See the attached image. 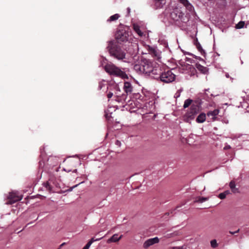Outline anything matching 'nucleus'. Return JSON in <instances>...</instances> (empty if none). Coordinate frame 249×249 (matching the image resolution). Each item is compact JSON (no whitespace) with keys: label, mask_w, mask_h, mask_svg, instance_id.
<instances>
[{"label":"nucleus","mask_w":249,"mask_h":249,"mask_svg":"<svg viewBox=\"0 0 249 249\" xmlns=\"http://www.w3.org/2000/svg\"><path fill=\"white\" fill-rule=\"evenodd\" d=\"M154 63L147 59H143L133 66L134 70L139 74H144L154 79L160 72L159 66H154Z\"/></svg>","instance_id":"obj_1"},{"label":"nucleus","mask_w":249,"mask_h":249,"mask_svg":"<svg viewBox=\"0 0 249 249\" xmlns=\"http://www.w3.org/2000/svg\"><path fill=\"white\" fill-rule=\"evenodd\" d=\"M115 38L118 43H126L130 44L133 47L134 51L136 53L138 50V45L136 39L134 38L133 35L127 27L119 28L115 34Z\"/></svg>","instance_id":"obj_2"},{"label":"nucleus","mask_w":249,"mask_h":249,"mask_svg":"<svg viewBox=\"0 0 249 249\" xmlns=\"http://www.w3.org/2000/svg\"><path fill=\"white\" fill-rule=\"evenodd\" d=\"M163 16V21L168 24L179 25L181 22H185L184 14L178 7L172 9L170 8L166 9Z\"/></svg>","instance_id":"obj_3"},{"label":"nucleus","mask_w":249,"mask_h":249,"mask_svg":"<svg viewBox=\"0 0 249 249\" xmlns=\"http://www.w3.org/2000/svg\"><path fill=\"white\" fill-rule=\"evenodd\" d=\"M107 48L113 58L127 63L132 64V57H127L125 52L123 50L118 42L115 40H110L107 42Z\"/></svg>","instance_id":"obj_4"},{"label":"nucleus","mask_w":249,"mask_h":249,"mask_svg":"<svg viewBox=\"0 0 249 249\" xmlns=\"http://www.w3.org/2000/svg\"><path fill=\"white\" fill-rule=\"evenodd\" d=\"M106 61L107 59L103 57L101 60L100 66H103L104 64H105L104 66V70L109 75L123 78L126 76V73L119 67L111 62L106 63Z\"/></svg>","instance_id":"obj_5"},{"label":"nucleus","mask_w":249,"mask_h":249,"mask_svg":"<svg viewBox=\"0 0 249 249\" xmlns=\"http://www.w3.org/2000/svg\"><path fill=\"white\" fill-rule=\"evenodd\" d=\"M40 156L39 161V167L40 168H43L49 166L53 167L57 166L58 163V158L55 157H50L47 158L45 154V146H43L40 148Z\"/></svg>","instance_id":"obj_6"},{"label":"nucleus","mask_w":249,"mask_h":249,"mask_svg":"<svg viewBox=\"0 0 249 249\" xmlns=\"http://www.w3.org/2000/svg\"><path fill=\"white\" fill-rule=\"evenodd\" d=\"M157 77L155 79H160L162 82L166 83H169L173 82L176 78V75L171 70L166 71L162 72L160 69L159 74H157Z\"/></svg>","instance_id":"obj_7"},{"label":"nucleus","mask_w":249,"mask_h":249,"mask_svg":"<svg viewBox=\"0 0 249 249\" xmlns=\"http://www.w3.org/2000/svg\"><path fill=\"white\" fill-rule=\"evenodd\" d=\"M43 187L50 193H55L59 186L53 176H51L49 180L43 184Z\"/></svg>","instance_id":"obj_8"},{"label":"nucleus","mask_w":249,"mask_h":249,"mask_svg":"<svg viewBox=\"0 0 249 249\" xmlns=\"http://www.w3.org/2000/svg\"><path fill=\"white\" fill-rule=\"evenodd\" d=\"M22 196L19 194L18 192H12L9 193L8 196V200L5 204L7 205H11L15 202L21 200Z\"/></svg>","instance_id":"obj_9"},{"label":"nucleus","mask_w":249,"mask_h":249,"mask_svg":"<svg viewBox=\"0 0 249 249\" xmlns=\"http://www.w3.org/2000/svg\"><path fill=\"white\" fill-rule=\"evenodd\" d=\"M115 100L117 102L119 103H121L122 104H124V103H125L126 100L127 99L126 94L124 93H122L121 90L117 85H115Z\"/></svg>","instance_id":"obj_10"},{"label":"nucleus","mask_w":249,"mask_h":249,"mask_svg":"<svg viewBox=\"0 0 249 249\" xmlns=\"http://www.w3.org/2000/svg\"><path fill=\"white\" fill-rule=\"evenodd\" d=\"M181 67L182 73H188L190 76L194 75L196 74V70L193 66L189 64H184Z\"/></svg>","instance_id":"obj_11"},{"label":"nucleus","mask_w":249,"mask_h":249,"mask_svg":"<svg viewBox=\"0 0 249 249\" xmlns=\"http://www.w3.org/2000/svg\"><path fill=\"white\" fill-rule=\"evenodd\" d=\"M159 241V239L158 237L148 239L143 243V247L144 249H147L149 247L155 244L158 243Z\"/></svg>","instance_id":"obj_12"},{"label":"nucleus","mask_w":249,"mask_h":249,"mask_svg":"<svg viewBox=\"0 0 249 249\" xmlns=\"http://www.w3.org/2000/svg\"><path fill=\"white\" fill-rule=\"evenodd\" d=\"M198 110V107L197 105L193 104L191 107L190 111L187 114V116L191 119H194L195 114L197 113Z\"/></svg>","instance_id":"obj_13"},{"label":"nucleus","mask_w":249,"mask_h":249,"mask_svg":"<svg viewBox=\"0 0 249 249\" xmlns=\"http://www.w3.org/2000/svg\"><path fill=\"white\" fill-rule=\"evenodd\" d=\"M123 89L126 96L130 94L133 90V87L131 84L128 82H125L124 83Z\"/></svg>","instance_id":"obj_14"},{"label":"nucleus","mask_w":249,"mask_h":249,"mask_svg":"<svg viewBox=\"0 0 249 249\" xmlns=\"http://www.w3.org/2000/svg\"><path fill=\"white\" fill-rule=\"evenodd\" d=\"M149 53L158 59L160 58L161 52L157 49V48L149 47Z\"/></svg>","instance_id":"obj_15"},{"label":"nucleus","mask_w":249,"mask_h":249,"mask_svg":"<svg viewBox=\"0 0 249 249\" xmlns=\"http://www.w3.org/2000/svg\"><path fill=\"white\" fill-rule=\"evenodd\" d=\"M181 3H182L186 8L191 12L193 10L194 7L193 5L189 2L188 0H178Z\"/></svg>","instance_id":"obj_16"},{"label":"nucleus","mask_w":249,"mask_h":249,"mask_svg":"<svg viewBox=\"0 0 249 249\" xmlns=\"http://www.w3.org/2000/svg\"><path fill=\"white\" fill-rule=\"evenodd\" d=\"M108 89L107 82L105 80H102L99 82L98 87V90H103L106 91Z\"/></svg>","instance_id":"obj_17"},{"label":"nucleus","mask_w":249,"mask_h":249,"mask_svg":"<svg viewBox=\"0 0 249 249\" xmlns=\"http://www.w3.org/2000/svg\"><path fill=\"white\" fill-rule=\"evenodd\" d=\"M122 237L123 235H121L118 237V235L117 234H114L107 240V243H110L111 242H118L122 238Z\"/></svg>","instance_id":"obj_18"},{"label":"nucleus","mask_w":249,"mask_h":249,"mask_svg":"<svg viewBox=\"0 0 249 249\" xmlns=\"http://www.w3.org/2000/svg\"><path fill=\"white\" fill-rule=\"evenodd\" d=\"M194 44L197 48V50L202 55H205L206 53L205 51L203 49L200 43L198 42L197 38L194 41Z\"/></svg>","instance_id":"obj_19"},{"label":"nucleus","mask_w":249,"mask_h":249,"mask_svg":"<svg viewBox=\"0 0 249 249\" xmlns=\"http://www.w3.org/2000/svg\"><path fill=\"white\" fill-rule=\"evenodd\" d=\"M219 112V109H215L213 111H209L207 112V116L209 117H211V119L214 120L216 116L218 114Z\"/></svg>","instance_id":"obj_20"},{"label":"nucleus","mask_w":249,"mask_h":249,"mask_svg":"<svg viewBox=\"0 0 249 249\" xmlns=\"http://www.w3.org/2000/svg\"><path fill=\"white\" fill-rule=\"evenodd\" d=\"M133 28L135 32L140 36H142L143 35V33L141 31L140 27L137 23L133 24Z\"/></svg>","instance_id":"obj_21"},{"label":"nucleus","mask_w":249,"mask_h":249,"mask_svg":"<svg viewBox=\"0 0 249 249\" xmlns=\"http://www.w3.org/2000/svg\"><path fill=\"white\" fill-rule=\"evenodd\" d=\"M196 68L197 69L204 74H206L208 71V69L199 64H196Z\"/></svg>","instance_id":"obj_22"},{"label":"nucleus","mask_w":249,"mask_h":249,"mask_svg":"<svg viewBox=\"0 0 249 249\" xmlns=\"http://www.w3.org/2000/svg\"><path fill=\"white\" fill-rule=\"evenodd\" d=\"M206 120V114L204 113H200L196 119V122L198 123H202Z\"/></svg>","instance_id":"obj_23"},{"label":"nucleus","mask_w":249,"mask_h":249,"mask_svg":"<svg viewBox=\"0 0 249 249\" xmlns=\"http://www.w3.org/2000/svg\"><path fill=\"white\" fill-rule=\"evenodd\" d=\"M120 15L118 14H115L112 16H111L107 20V22H111L116 21L119 18Z\"/></svg>","instance_id":"obj_24"},{"label":"nucleus","mask_w":249,"mask_h":249,"mask_svg":"<svg viewBox=\"0 0 249 249\" xmlns=\"http://www.w3.org/2000/svg\"><path fill=\"white\" fill-rule=\"evenodd\" d=\"M154 2L156 7L160 8L165 4V0H154Z\"/></svg>","instance_id":"obj_25"},{"label":"nucleus","mask_w":249,"mask_h":249,"mask_svg":"<svg viewBox=\"0 0 249 249\" xmlns=\"http://www.w3.org/2000/svg\"><path fill=\"white\" fill-rule=\"evenodd\" d=\"M230 187L231 191L233 193H237L238 192V189L235 187V184L233 181H231L230 182Z\"/></svg>","instance_id":"obj_26"},{"label":"nucleus","mask_w":249,"mask_h":249,"mask_svg":"<svg viewBox=\"0 0 249 249\" xmlns=\"http://www.w3.org/2000/svg\"><path fill=\"white\" fill-rule=\"evenodd\" d=\"M192 102H193V100L192 99H186L184 101V105H183V107L184 108H186L189 107V106H190L191 104H192Z\"/></svg>","instance_id":"obj_27"},{"label":"nucleus","mask_w":249,"mask_h":249,"mask_svg":"<svg viewBox=\"0 0 249 249\" xmlns=\"http://www.w3.org/2000/svg\"><path fill=\"white\" fill-rule=\"evenodd\" d=\"M208 200V197H198L196 200V202L202 203Z\"/></svg>","instance_id":"obj_28"},{"label":"nucleus","mask_w":249,"mask_h":249,"mask_svg":"<svg viewBox=\"0 0 249 249\" xmlns=\"http://www.w3.org/2000/svg\"><path fill=\"white\" fill-rule=\"evenodd\" d=\"M245 22L244 21H240L235 26L236 29H241L244 26Z\"/></svg>","instance_id":"obj_29"},{"label":"nucleus","mask_w":249,"mask_h":249,"mask_svg":"<svg viewBox=\"0 0 249 249\" xmlns=\"http://www.w3.org/2000/svg\"><path fill=\"white\" fill-rule=\"evenodd\" d=\"M211 246L213 248H215L217 247L218 244L215 239L212 240L211 241Z\"/></svg>","instance_id":"obj_30"},{"label":"nucleus","mask_w":249,"mask_h":249,"mask_svg":"<svg viewBox=\"0 0 249 249\" xmlns=\"http://www.w3.org/2000/svg\"><path fill=\"white\" fill-rule=\"evenodd\" d=\"M103 237H101L99 239H96L94 237L92 238L90 241H89V243H90L91 245L95 241H99L103 238Z\"/></svg>","instance_id":"obj_31"},{"label":"nucleus","mask_w":249,"mask_h":249,"mask_svg":"<svg viewBox=\"0 0 249 249\" xmlns=\"http://www.w3.org/2000/svg\"><path fill=\"white\" fill-rule=\"evenodd\" d=\"M159 41H160V42L161 44H163V45L165 48L168 47V43L167 42V41L166 40H160Z\"/></svg>","instance_id":"obj_32"},{"label":"nucleus","mask_w":249,"mask_h":249,"mask_svg":"<svg viewBox=\"0 0 249 249\" xmlns=\"http://www.w3.org/2000/svg\"><path fill=\"white\" fill-rule=\"evenodd\" d=\"M226 195L223 193H220L218 195V197L221 199H223L226 197Z\"/></svg>","instance_id":"obj_33"},{"label":"nucleus","mask_w":249,"mask_h":249,"mask_svg":"<svg viewBox=\"0 0 249 249\" xmlns=\"http://www.w3.org/2000/svg\"><path fill=\"white\" fill-rule=\"evenodd\" d=\"M109 113H110V111H109V110L108 109L106 111V114H105L107 119L108 120L109 119V117H110V115H109Z\"/></svg>","instance_id":"obj_34"},{"label":"nucleus","mask_w":249,"mask_h":249,"mask_svg":"<svg viewBox=\"0 0 249 249\" xmlns=\"http://www.w3.org/2000/svg\"><path fill=\"white\" fill-rule=\"evenodd\" d=\"M90 246H91V243L88 242L86 245V246L83 248V249H89Z\"/></svg>","instance_id":"obj_35"},{"label":"nucleus","mask_w":249,"mask_h":249,"mask_svg":"<svg viewBox=\"0 0 249 249\" xmlns=\"http://www.w3.org/2000/svg\"><path fill=\"white\" fill-rule=\"evenodd\" d=\"M113 93L111 92H109V93L107 94V98L110 99L113 96Z\"/></svg>","instance_id":"obj_36"},{"label":"nucleus","mask_w":249,"mask_h":249,"mask_svg":"<svg viewBox=\"0 0 249 249\" xmlns=\"http://www.w3.org/2000/svg\"><path fill=\"white\" fill-rule=\"evenodd\" d=\"M115 144L117 145L118 146L120 147L121 145V142L120 141L117 140L115 142Z\"/></svg>","instance_id":"obj_37"},{"label":"nucleus","mask_w":249,"mask_h":249,"mask_svg":"<svg viewBox=\"0 0 249 249\" xmlns=\"http://www.w3.org/2000/svg\"><path fill=\"white\" fill-rule=\"evenodd\" d=\"M239 229L237 230V231H234V232L230 231V233L231 234H235V233H236L239 232Z\"/></svg>","instance_id":"obj_38"},{"label":"nucleus","mask_w":249,"mask_h":249,"mask_svg":"<svg viewBox=\"0 0 249 249\" xmlns=\"http://www.w3.org/2000/svg\"><path fill=\"white\" fill-rule=\"evenodd\" d=\"M172 249H184L183 247H173Z\"/></svg>","instance_id":"obj_39"},{"label":"nucleus","mask_w":249,"mask_h":249,"mask_svg":"<svg viewBox=\"0 0 249 249\" xmlns=\"http://www.w3.org/2000/svg\"><path fill=\"white\" fill-rule=\"evenodd\" d=\"M224 194H225L226 196L229 194H230V192L229 190L226 191L224 192H223Z\"/></svg>","instance_id":"obj_40"},{"label":"nucleus","mask_w":249,"mask_h":249,"mask_svg":"<svg viewBox=\"0 0 249 249\" xmlns=\"http://www.w3.org/2000/svg\"><path fill=\"white\" fill-rule=\"evenodd\" d=\"M231 148V146L230 145H227L224 147V149H228Z\"/></svg>","instance_id":"obj_41"},{"label":"nucleus","mask_w":249,"mask_h":249,"mask_svg":"<svg viewBox=\"0 0 249 249\" xmlns=\"http://www.w3.org/2000/svg\"><path fill=\"white\" fill-rule=\"evenodd\" d=\"M131 9L129 7L127 8V15H129L130 13Z\"/></svg>","instance_id":"obj_42"},{"label":"nucleus","mask_w":249,"mask_h":249,"mask_svg":"<svg viewBox=\"0 0 249 249\" xmlns=\"http://www.w3.org/2000/svg\"><path fill=\"white\" fill-rule=\"evenodd\" d=\"M225 76H226V77L227 78H229V77H230V75H229V73H227L226 74Z\"/></svg>","instance_id":"obj_43"},{"label":"nucleus","mask_w":249,"mask_h":249,"mask_svg":"<svg viewBox=\"0 0 249 249\" xmlns=\"http://www.w3.org/2000/svg\"><path fill=\"white\" fill-rule=\"evenodd\" d=\"M175 96H176V97H177H177H179V94H178V93H176V94H175Z\"/></svg>","instance_id":"obj_44"},{"label":"nucleus","mask_w":249,"mask_h":249,"mask_svg":"<svg viewBox=\"0 0 249 249\" xmlns=\"http://www.w3.org/2000/svg\"><path fill=\"white\" fill-rule=\"evenodd\" d=\"M63 170H64V171H66V170L65 168H64ZM70 171H71V170H69L67 171V172H70Z\"/></svg>","instance_id":"obj_45"},{"label":"nucleus","mask_w":249,"mask_h":249,"mask_svg":"<svg viewBox=\"0 0 249 249\" xmlns=\"http://www.w3.org/2000/svg\"><path fill=\"white\" fill-rule=\"evenodd\" d=\"M59 170V167H57L55 169L56 172H58Z\"/></svg>","instance_id":"obj_46"},{"label":"nucleus","mask_w":249,"mask_h":249,"mask_svg":"<svg viewBox=\"0 0 249 249\" xmlns=\"http://www.w3.org/2000/svg\"><path fill=\"white\" fill-rule=\"evenodd\" d=\"M77 172V169H74L73 171V173H76Z\"/></svg>","instance_id":"obj_47"}]
</instances>
